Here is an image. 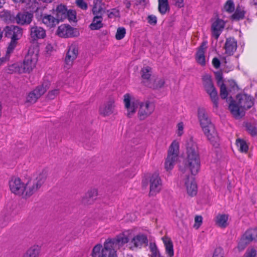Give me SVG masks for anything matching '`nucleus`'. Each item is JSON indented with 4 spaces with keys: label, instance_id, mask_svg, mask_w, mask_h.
<instances>
[{
    "label": "nucleus",
    "instance_id": "59",
    "mask_svg": "<svg viewBox=\"0 0 257 257\" xmlns=\"http://www.w3.org/2000/svg\"><path fill=\"white\" fill-rule=\"evenodd\" d=\"M5 4V0H0V8H2Z\"/></svg>",
    "mask_w": 257,
    "mask_h": 257
},
{
    "label": "nucleus",
    "instance_id": "60",
    "mask_svg": "<svg viewBox=\"0 0 257 257\" xmlns=\"http://www.w3.org/2000/svg\"><path fill=\"white\" fill-rule=\"evenodd\" d=\"M252 3L253 5L257 6V0H253Z\"/></svg>",
    "mask_w": 257,
    "mask_h": 257
},
{
    "label": "nucleus",
    "instance_id": "49",
    "mask_svg": "<svg viewBox=\"0 0 257 257\" xmlns=\"http://www.w3.org/2000/svg\"><path fill=\"white\" fill-rule=\"evenodd\" d=\"M202 217L201 216H196L195 217V224L194 225V227L196 228H198L201 225L202 223Z\"/></svg>",
    "mask_w": 257,
    "mask_h": 257
},
{
    "label": "nucleus",
    "instance_id": "40",
    "mask_svg": "<svg viewBox=\"0 0 257 257\" xmlns=\"http://www.w3.org/2000/svg\"><path fill=\"white\" fill-rule=\"evenodd\" d=\"M125 29L123 27H119L117 29L115 34V38L117 40H120L123 39L125 35Z\"/></svg>",
    "mask_w": 257,
    "mask_h": 257
},
{
    "label": "nucleus",
    "instance_id": "19",
    "mask_svg": "<svg viewBox=\"0 0 257 257\" xmlns=\"http://www.w3.org/2000/svg\"><path fill=\"white\" fill-rule=\"evenodd\" d=\"M228 108L231 114L235 118L241 117L244 115V110L238 105L236 100H231Z\"/></svg>",
    "mask_w": 257,
    "mask_h": 257
},
{
    "label": "nucleus",
    "instance_id": "37",
    "mask_svg": "<svg viewBox=\"0 0 257 257\" xmlns=\"http://www.w3.org/2000/svg\"><path fill=\"white\" fill-rule=\"evenodd\" d=\"M236 144L239 150L241 152H246L248 150V146L243 140L238 139L236 141Z\"/></svg>",
    "mask_w": 257,
    "mask_h": 257
},
{
    "label": "nucleus",
    "instance_id": "58",
    "mask_svg": "<svg viewBox=\"0 0 257 257\" xmlns=\"http://www.w3.org/2000/svg\"><path fill=\"white\" fill-rule=\"evenodd\" d=\"M7 59L6 57H2L0 58V66L2 65L5 62H6Z\"/></svg>",
    "mask_w": 257,
    "mask_h": 257
},
{
    "label": "nucleus",
    "instance_id": "30",
    "mask_svg": "<svg viewBox=\"0 0 257 257\" xmlns=\"http://www.w3.org/2000/svg\"><path fill=\"white\" fill-rule=\"evenodd\" d=\"M141 76L143 79V82L144 84L148 86V83H149L152 79H151L152 71L151 68L149 67H144L141 70Z\"/></svg>",
    "mask_w": 257,
    "mask_h": 257
},
{
    "label": "nucleus",
    "instance_id": "21",
    "mask_svg": "<svg viewBox=\"0 0 257 257\" xmlns=\"http://www.w3.org/2000/svg\"><path fill=\"white\" fill-rule=\"evenodd\" d=\"M46 31L42 27L37 26L31 27L30 36L32 40L43 39L46 37Z\"/></svg>",
    "mask_w": 257,
    "mask_h": 257
},
{
    "label": "nucleus",
    "instance_id": "15",
    "mask_svg": "<svg viewBox=\"0 0 257 257\" xmlns=\"http://www.w3.org/2000/svg\"><path fill=\"white\" fill-rule=\"evenodd\" d=\"M4 33L5 37L11 40H18L22 36L23 30L18 26L10 25L6 27Z\"/></svg>",
    "mask_w": 257,
    "mask_h": 257
},
{
    "label": "nucleus",
    "instance_id": "1",
    "mask_svg": "<svg viewBox=\"0 0 257 257\" xmlns=\"http://www.w3.org/2000/svg\"><path fill=\"white\" fill-rule=\"evenodd\" d=\"M47 177L46 170L36 173L27 183L17 177H12L9 181L11 191L23 198H28L37 192L44 184Z\"/></svg>",
    "mask_w": 257,
    "mask_h": 257
},
{
    "label": "nucleus",
    "instance_id": "12",
    "mask_svg": "<svg viewBox=\"0 0 257 257\" xmlns=\"http://www.w3.org/2000/svg\"><path fill=\"white\" fill-rule=\"evenodd\" d=\"M78 55V48L76 45L72 44L68 47L65 58V68L70 69L73 65L74 61Z\"/></svg>",
    "mask_w": 257,
    "mask_h": 257
},
{
    "label": "nucleus",
    "instance_id": "47",
    "mask_svg": "<svg viewBox=\"0 0 257 257\" xmlns=\"http://www.w3.org/2000/svg\"><path fill=\"white\" fill-rule=\"evenodd\" d=\"M59 90L58 89H53L48 92L47 97L49 99H53L59 94Z\"/></svg>",
    "mask_w": 257,
    "mask_h": 257
},
{
    "label": "nucleus",
    "instance_id": "53",
    "mask_svg": "<svg viewBox=\"0 0 257 257\" xmlns=\"http://www.w3.org/2000/svg\"><path fill=\"white\" fill-rule=\"evenodd\" d=\"M148 22L150 24H153V25L156 24L157 22V17L156 16H153V15L149 16H148Z\"/></svg>",
    "mask_w": 257,
    "mask_h": 257
},
{
    "label": "nucleus",
    "instance_id": "64",
    "mask_svg": "<svg viewBox=\"0 0 257 257\" xmlns=\"http://www.w3.org/2000/svg\"><path fill=\"white\" fill-rule=\"evenodd\" d=\"M159 257H163V256H159Z\"/></svg>",
    "mask_w": 257,
    "mask_h": 257
},
{
    "label": "nucleus",
    "instance_id": "16",
    "mask_svg": "<svg viewBox=\"0 0 257 257\" xmlns=\"http://www.w3.org/2000/svg\"><path fill=\"white\" fill-rule=\"evenodd\" d=\"M77 33L76 30L69 25H61L58 27L57 30V35L63 38L76 37L77 36Z\"/></svg>",
    "mask_w": 257,
    "mask_h": 257
},
{
    "label": "nucleus",
    "instance_id": "62",
    "mask_svg": "<svg viewBox=\"0 0 257 257\" xmlns=\"http://www.w3.org/2000/svg\"><path fill=\"white\" fill-rule=\"evenodd\" d=\"M180 170L183 173H185L186 171V169H180Z\"/></svg>",
    "mask_w": 257,
    "mask_h": 257
},
{
    "label": "nucleus",
    "instance_id": "36",
    "mask_svg": "<svg viewBox=\"0 0 257 257\" xmlns=\"http://www.w3.org/2000/svg\"><path fill=\"white\" fill-rule=\"evenodd\" d=\"M39 248L38 246H33L29 248L24 257H38Z\"/></svg>",
    "mask_w": 257,
    "mask_h": 257
},
{
    "label": "nucleus",
    "instance_id": "3",
    "mask_svg": "<svg viewBox=\"0 0 257 257\" xmlns=\"http://www.w3.org/2000/svg\"><path fill=\"white\" fill-rule=\"evenodd\" d=\"M187 157L185 161V167L189 169L193 175H196L200 169V161L196 143L192 138L187 141L186 144Z\"/></svg>",
    "mask_w": 257,
    "mask_h": 257
},
{
    "label": "nucleus",
    "instance_id": "17",
    "mask_svg": "<svg viewBox=\"0 0 257 257\" xmlns=\"http://www.w3.org/2000/svg\"><path fill=\"white\" fill-rule=\"evenodd\" d=\"M185 185L187 194L189 196H193L196 195L197 187L193 177L187 176L185 180Z\"/></svg>",
    "mask_w": 257,
    "mask_h": 257
},
{
    "label": "nucleus",
    "instance_id": "10",
    "mask_svg": "<svg viewBox=\"0 0 257 257\" xmlns=\"http://www.w3.org/2000/svg\"><path fill=\"white\" fill-rule=\"evenodd\" d=\"M257 240V228L247 230L240 238L238 248L240 250H243L250 242Z\"/></svg>",
    "mask_w": 257,
    "mask_h": 257
},
{
    "label": "nucleus",
    "instance_id": "45",
    "mask_svg": "<svg viewBox=\"0 0 257 257\" xmlns=\"http://www.w3.org/2000/svg\"><path fill=\"white\" fill-rule=\"evenodd\" d=\"M66 14V18L69 21H74L76 19V13L75 11L69 10Z\"/></svg>",
    "mask_w": 257,
    "mask_h": 257
},
{
    "label": "nucleus",
    "instance_id": "54",
    "mask_svg": "<svg viewBox=\"0 0 257 257\" xmlns=\"http://www.w3.org/2000/svg\"><path fill=\"white\" fill-rule=\"evenodd\" d=\"M212 64L214 67L216 68H218L220 66V62L219 60L217 58H214L212 60Z\"/></svg>",
    "mask_w": 257,
    "mask_h": 257
},
{
    "label": "nucleus",
    "instance_id": "29",
    "mask_svg": "<svg viewBox=\"0 0 257 257\" xmlns=\"http://www.w3.org/2000/svg\"><path fill=\"white\" fill-rule=\"evenodd\" d=\"M162 239L165 247L166 253L168 254L169 257L173 256V244L171 239L167 236L163 237Z\"/></svg>",
    "mask_w": 257,
    "mask_h": 257
},
{
    "label": "nucleus",
    "instance_id": "39",
    "mask_svg": "<svg viewBox=\"0 0 257 257\" xmlns=\"http://www.w3.org/2000/svg\"><path fill=\"white\" fill-rule=\"evenodd\" d=\"M224 9L226 12L231 13L234 10V5L233 2L232 0H228L224 6Z\"/></svg>",
    "mask_w": 257,
    "mask_h": 257
},
{
    "label": "nucleus",
    "instance_id": "13",
    "mask_svg": "<svg viewBox=\"0 0 257 257\" xmlns=\"http://www.w3.org/2000/svg\"><path fill=\"white\" fill-rule=\"evenodd\" d=\"M115 99L114 97H109L99 107V114L103 116H108L113 114L115 110Z\"/></svg>",
    "mask_w": 257,
    "mask_h": 257
},
{
    "label": "nucleus",
    "instance_id": "34",
    "mask_svg": "<svg viewBox=\"0 0 257 257\" xmlns=\"http://www.w3.org/2000/svg\"><path fill=\"white\" fill-rule=\"evenodd\" d=\"M102 18L101 16H95L93 19L89 28L92 30H98L103 27L102 23Z\"/></svg>",
    "mask_w": 257,
    "mask_h": 257
},
{
    "label": "nucleus",
    "instance_id": "42",
    "mask_svg": "<svg viewBox=\"0 0 257 257\" xmlns=\"http://www.w3.org/2000/svg\"><path fill=\"white\" fill-rule=\"evenodd\" d=\"M17 44V40H11L6 52V55H10L14 51Z\"/></svg>",
    "mask_w": 257,
    "mask_h": 257
},
{
    "label": "nucleus",
    "instance_id": "11",
    "mask_svg": "<svg viewBox=\"0 0 257 257\" xmlns=\"http://www.w3.org/2000/svg\"><path fill=\"white\" fill-rule=\"evenodd\" d=\"M149 185V196H156L161 191L163 187V183L159 174L155 173L150 177Z\"/></svg>",
    "mask_w": 257,
    "mask_h": 257
},
{
    "label": "nucleus",
    "instance_id": "27",
    "mask_svg": "<svg viewBox=\"0 0 257 257\" xmlns=\"http://www.w3.org/2000/svg\"><path fill=\"white\" fill-rule=\"evenodd\" d=\"M207 42H203L201 46L199 47L196 53V59L197 62L203 66L205 64V51L207 48Z\"/></svg>",
    "mask_w": 257,
    "mask_h": 257
},
{
    "label": "nucleus",
    "instance_id": "55",
    "mask_svg": "<svg viewBox=\"0 0 257 257\" xmlns=\"http://www.w3.org/2000/svg\"><path fill=\"white\" fill-rule=\"evenodd\" d=\"M174 1L175 2L174 5L176 7L180 8L184 7L183 0H174Z\"/></svg>",
    "mask_w": 257,
    "mask_h": 257
},
{
    "label": "nucleus",
    "instance_id": "41",
    "mask_svg": "<svg viewBox=\"0 0 257 257\" xmlns=\"http://www.w3.org/2000/svg\"><path fill=\"white\" fill-rule=\"evenodd\" d=\"M150 248L152 252V257L161 256L159 253L157 245L155 243L151 242L150 243Z\"/></svg>",
    "mask_w": 257,
    "mask_h": 257
},
{
    "label": "nucleus",
    "instance_id": "20",
    "mask_svg": "<svg viewBox=\"0 0 257 257\" xmlns=\"http://www.w3.org/2000/svg\"><path fill=\"white\" fill-rule=\"evenodd\" d=\"M225 25L224 22L221 19H217L212 24V35L217 39L222 31Z\"/></svg>",
    "mask_w": 257,
    "mask_h": 257
},
{
    "label": "nucleus",
    "instance_id": "57",
    "mask_svg": "<svg viewBox=\"0 0 257 257\" xmlns=\"http://www.w3.org/2000/svg\"><path fill=\"white\" fill-rule=\"evenodd\" d=\"M123 3L127 9H128L130 8L131 6V3L130 1H129L128 0H125Z\"/></svg>",
    "mask_w": 257,
    "mask_h": 257
},
{
    "label": "nucleus",
    "instance_id": "24",
    "mask_svg": "<svg viewBox=\"0 0 257 257\" xmlns=\"http://www.w3.org/2000/svg\"><path fill=\"white\" fill-rule=\"evenodd\" d=\"M40 19L44 25L50 28L55 27L59 23L56 17L55 18L51 15L41 14Z\"/></svg>",
    "mask_w": 257,
    "mask_h": 257
},
{
    "label": "nucleus",
    "instance_id": "25",
    "mask_svg": "<svg viewBox=\"0 0 257 257\" xmlns=\"http://www.w3.org/2000/svg\"><path fill=\"white\" fill-rule=\"evenodd\" d=\"M33 18V15L29 12L20 13L16 17V21L19 24L29 25L31 23Z\"/></svg>",
    "mask_w": 257,
    "mask_h": 257
},
{
    "label": "nucleus",
    "instance_id": "50",
    "mask_svg": "<svg viewBox=\"0 0 257 257\" xmlns=\"http://www.w3.org/2000/svg\"><path fill=\"white\" fill-rule=\"evenodd\" d=\"M224 252L223 249L220 248H217L214 250L213 257H224Z\"/></svg>",
    "mask_w": 257,
    "mask_h": 257
},
{
    "label": "nucleus",
    "instance_id": "63",
    "mask_svg": "<svg viewBox=\"0 0 257 257\" xmlns=\"http://www.w3.org/2000/svg\"><path fill=\"white\" fill-rule=\"evenodd\" d=\"M2 32H0V39L2 38Z\"/></svg>",
    "mask_w": 257,
    "mask_h": 257
},
{
    "label": "nucleus",
    "instance_id": "52",
    "mask_svg": "<svg viewBox=\"0 0 257 257\" xmlns=\"http://www.w3.org/2000/svg\"><path fill=\"white\" fill-rule=\"evenodd\" d=\"M177 134L179 136H181L183 134L184 125L182 122H180L177 125Z\"/></svg>",
    "mask_w": 257,
    "mask_h": 257
},
{
    "label": "nucleus",
    "instance_id": "14",
    "mask_svg": "<svg viewBox=\"0 0 257 257\" xmlns=\"http://www.w3.org/2000/svg\"><path fill=\"white\" fill-rule=\"evenodd\" d=\"M236 100L238 105L245 110L251 108L254 104V99L250 95L246 93L237 94Z\"/></svg>",
    "mask_w": 257,
    "mask_h": 257
},
{
    "label": "nucleus",
    "instance_id": "51",
    "mask_svg": "<svg viewBox=\"0 0 257 257\" xmlns=\"http://www.w3.org/2000/svg\"><path fill=\"white\" fill-rule=\"evenodd\" d=\"M215 78L218 86L221 85V83H224L223 81L222 74L221 72H216L215 73Z\"/></svg>",
    "mask_w": 257,
    "mask_h": 257
},
{
    "label": "nucleus",
    "instance_id": "26",
    "mask_svg": "<svg viewBox=\"0 0 257 257\" xmlns=\"http://www.w3.org/2000/svg\"><path fill=\"white\" fill-rule=\"evenodd\" d=\"M97 196V190L95 189H91L88 190L82 198L81 203L85 205L92 204L96 199Z\"/></svg>",
    "mask_w": 257,
    "mask_h": 257
},
{
    "label": "nucleus",
    "instance_id": "23",
    "mask_svg": "<svg viewBox=\"0 0 257 257\" xmlns=\"http://www.w3.org/2000/svg\"><path fill=\"white\" fill-rule=\"evenodd\" d=\"M67 11V8L65 5L60 4L58 5L55 9L52 10V13L58 19V21L60 22L66 19Z\"/></svg>",
    "mask_w": 257,
    "mask_h": 257
},
{
    "label": "nucleus",
    "instance_id": "33",
    "mask_svg": "<svg viewBox=\"0 0 257 257\" xmlns=\"http://www.w3.org/2000/svg\"><path fill=\"white\" fill-rule=\"evenodd\" d=\"M158 11L161 15L170 11L168 0H158Z\"/></svg>",
    "mask_w": 257,
    "mask_h": 257
},
{
    "label": "nucleus",
    "instance_id": "7",
    "mask_svg": "<svg viewBox=\"0 0 257 257\" xmlns=\"http://www.w3.org/2000/svg\"><path fill=\"white\" fill-rule=\"evenodd\" d=\"M179 145L178 142L174 141L170 145L168 155L165 163V169L167 171L171 170L178 159Z\"/></svg>",
    "mask_w": 257,
    "mask_h": 257
},
{
    "label": "nucleus",
    "instance_id": "35",
    "mask_svg": "<svg viewBox=\"0 0 257 257\" xmlns=\"http://www.w3.org/2000/svg\"><path fill=\"white\" fill-rule=\"evenodd\" d=\"M245 12L239 7H238L234 14L231 16V19L235 21L243 19L244 17Z\"/></svg>",
    "mask_w": 257,
    "mask_h": 257
},
{
    "label": "nucleus",
    "instance_id": "28",
    "mask_svg": "<svg viewBox=\"0 0 257 257\" xmlns=\"http://www.w3.org/2000/svg\"><path fill=\"white\" fill-rule=\"evenodd\" d=\"M148 240L146 235L139 234L135 236L131 240V243L134 247L141 248L144 244L147 245Z\"/></svg>",
    "mask_w": 257,
    "mask_h": 257
},
{
    "label": "nucleus",
    "instance_id": "4",
    "mask_svg": "<svg viewBox=\"0 0 257 257\" xmlns=\"http://www.w3.org/2000/svg\"><path fill=\"white\" fill-rule=\"evenodd\" d=\"M198 117L205 135L214 146L217 147L218 145L219 137L205 108L201 107L198 109Z\"/></svg>",
    "mask_w": 257,
    "mask_h": 257
},
{
    "label": "nucleus",
    "instance_id": "46",
    "mask_svg": "<svg viewBox=\"0 0 257 257\" xmlns=\"http://www.w3.org/2000/svg\"><path fill=\"white\" fill-rule=\"evenodd\" d=\"M256 250L254 248H248L246 250L243 257H256Z\"/></svg>",
    "mask_w": 257,
    "mask_h": 257
},
{
    "label": "nucleus",
    "instance_id": "32",
    "mask_svg": "<svg viewBox=\"0 0 257 257\" xmlns=\"http://www.w3.org/2000/svg\"><path fill=\"white\" fill-rule=\"evenodd\" d=\"M228 216L226 214H218L216 216L215 219L216 224L221 228L226 227L227 224Z\"/></svg>",
    "mask_w": 257,
    "mask_h": 257
},
{
    "label": "nucleus",
    "instance_id": "44",
    "mask_svg": "<svg viewBox=\"0 0 257 257\" xmlns=\"http://www.w3.org/2000/svg\"><path fill=\"white\" fill-rule=\"evenodd\" d=\"M246 128L248 133L251 136H255L257 135V127L251 123H247L246 124Z\"/></svg>",
    "mask_w": 257,
    "mask_h": 257
},
{
    "label": "nucleus",
    "instance_id": "43",
    "mask_svg": "<svg viewBox=\"0 0 257 257\" xmlns=\"http://www.w3.org/2000/svg\"><path fill=\"white\" fill-rule=\"evenodd\" d=\"M220 86V95L222 99H225L228 96V92L224 83H221Z\"/></svg>",
    "mask_w": 257,
    "mask_h": 257
},
{
    "label": "nucleus",
    "instance_id": "56",
    "mask_svg": "<svg viewBox=\"0 0 257 257\" xmlns=\"http://www.w3.org/2000/svg\"><path fill=\"white\" fill-rule=\"evenodd\" d=\"M16 3H25L26 5H29L32 1V0H13ZM35 0H33L34 1Z\"/></svg>",
    "mask_w": 257,
    "mask_h": 257
},
{
    "label": "nucleus",
    "instance_id": "61",
    "mask_svg": "<svg viewBox=\"0 0 257 257\" xmlns=\"http://www.w3.org/2000/svg\"><path fill=\"white\" fill-rule=\"evenodd\" d=\"M41 11V9L37 8L36 9V12L37 13H39V12H40V11Z\"/></svg>",
    "mask_w": 257,
    "mask_h": 257
},
{
    "label": "nucleus",
    "instance_id": "22",
    "mask_svg": "<svg viewBox=\"0 0 257 257\" xmlns=\"http://www.w3.org/2000/svg\"><path fill=\"white\" fill-rule=\"evenodd\" d=\"M237 46V42L233 38H227L224 46L225 54L227 56L232 55L236 51Z\"/></svg>",
    "mask_w": 257,
    "mask_h": 257
},
{
    "label": "nucleus",
    "instance_id": "18",
    "mask_svg": "<svg viewBox=\"0 0 257 257\" xmlns=\"http://www.w3.org/2000/svg\"><path fill=\"white\" fill-rule=\"evenodd\" d=\"M100 257H117L116 250L106 239L103 243Z\"/></svg>",
    "mask_w": 257,
    "mask_h": 257
},
{
    "label": "nucleus",
    "instance_id": "31",
    "mask_svg": "<svg viewBox=\"0 0 257 257\" xmlns=\"http://www.w3.org/2000/svg\"><path fill=\"white\" fill-rule=\"evenodd\" d=\"M165 83V80L163 78H157L154 79H152L151 82L147 84L149 88L153 89H158L162 88Z\"/></svg>",
    "mask_w": 257,
    "mask_h": 257
},
{
    "label": "nucleus",
    "instance_id": "9",
    "mask_svg": "<svg viewBox=\"0 0 257 257\" xmlns=\"http://www.w3.org/2000/svg\"><path fill=\"white\" fill-rule=\"evenodd\" d=\"M129 230H125L118 234L114 238H108L106 240L116 250L123 248L124 245L129 241Z\"/></svg>",
    "mask_w": 257,
    "mask_h": 257
},
{
    "label": "nucleus",
    "instance_id": "5",
    "mask_svg": "<svg viewBox=\"0 0 257 257\" xmlns=\"http://www.w3.org/2000/svg\"><path fill=\"white\" fill-rule=\"evenodd\" d=\"M37 53L29 49L23 63H16L10 66V70L19 74L30 73L35 67L37 61Z\"/></svg>",
    "mask_w": 257,
    "mask_h": 257
},
{
    "label": "nucleus",
    "instance_id": "38",
    "mask_svg": "<svg viewBox=\"0 0 257 257\" xmlns=\"http://www.w3.org/2000/svg\"><path fill=\"white\" fill-rule=\"evenodd\" d=\"M102 249L103 246L101 244H97L93 247L91 255L92 257H100Z\"/></svg>",
    "mask_w": 257,
    "mask_h": 257
},
{
    "label": "nucleus",
    "instance_id": "2",
    "mask_svg": "<svg viewBox=\"0 0 257 257\" xmlns=\"http://www.w3.org/2000/svg\"><path fill=\"white\" fill-rule=\"evenodd\" d=\"M123 103L124 107L126 110L127 117H132L136 112L137 109L139 107L138 116L140 120H144L150 116L155 110V103L149 100L143 101L136 98H132L128 93L123 96Z\"/></svg>",
    "mask_w": 257,
    "mask_h": 257
},
{
    "label": "nucleus",
    "instance_id": "8",
    "mask_svg": "<svg viewBox=\"0 0 257 257\" xmlns=\"http://www.w3.org/2000/svg\"><path fill=\"white\" fill-rule=\"evenodd\" d=\"M49 82H47L37 86L34 90L29 93L26 97V102L31 104L35 103L38 99L45 93L49 88Z\"/></svg>",
    "mask_w": 257,
    "mask_h": 257
},
{
    "label": "nucleus",
    "instance_id": "6",
    "mask_svg": "<svg viewBox=\"0 0 257 257\" xmlns=\"http://www.w3.org/2000/svg\"><path fill=\"white\" fill-rule=\"evenodd\" d=\"M202 81L203 88L209 95L213 107L217 109L218 106V93L213 84L211 76L209 74H205L202 77Z\"/></svg>",
    "mask_w": 257,
    "mask_h": 257
},
{
    "label": "nucleus",
    "instance_id": "48",
    "mask_svg": "<svg viewBox=\"0 0 257 257\" xmlns=\"http://www.w3.org/2000/svg\"><path fill=\"white\" fill-rule=\"evenodd\" d=\"M76 4L82 10H86L87 9V4L84 0H76Z\"/></svg>",
    "mask_w": 257,
    "mask_h": 257
}]
</instances>
